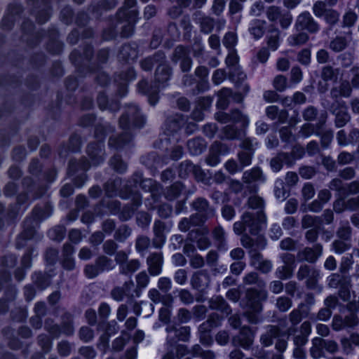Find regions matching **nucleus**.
I'll return each mask as SVG.
<instances>
[{
	"label": "nucleus",
	"mask_w": 359,
	"mask_h": 359,
	"mask_svg": "<svg viewBox=\"0 0 359 359\" xmlns=\"http://www.w3.org/2000/svg\"><path fill=\"white\" fill-rule=\"evenodd\" d=\"M191 354L194 357H201L202 359H215V353L210 350H203L198 344H195L191 349Z\"/></svg>",
	"instance_id": "obj_43"
},
{
	"label": "nucleus",
	"mask_w": 359,
	"mask_h": 359,
	"mask_svg": "<svg viewBox=\"0 0 359 359\" xmlns=\"http://www.w3.org/2000/svg\"><path fill=\"white\" fill-rule=\"evenodd\" d=\"M138 51L135 45L124 44L122 46L118 54V57L121 60L129 62L134 60L137 57Z\"/></svg>",
	"instance_id": "obj_31"
},
{
	"label": "nucleus",
	"mask_w": 359,
	"mask_h": 359,
	"mask_svg": "<svg viewBox=\"0 0 359 359\" xmlns=\"http://www.w3.org/2000/svg\"><path fill=\"white\" fill-rule=\"evenodd\" d=\"M184 123V118L180 114H175L172 116H170L166 120L165 124V132L168 135L174 134L180 130Z\"/></svg>",
	"instance_id": "obj_29"
},
{
	"label": "nucleus",
	"mask_w": 359,
	"mask_h": 359,
	"mask_svg": "<svg viewBox=\"0 0 359 359\" xmlns=\"http://www.w3.org/2000/svg\"><path fill=\"white\" fill-rule=\"evenodd\" d=\"M337 236L344 241H350L352 235V228L348 221H341L336 232Z\"/></svg>",
	"instance_id": "obj_42"
},
{
	"label": "nucleus",
	"mask_w": 359,
	"mask_h": 359,
	"mask_svg": "<svg viewBox=\"0 0 359 359\" xmlns=\"http://www.w3.org/2000/svg\"><path fill=\"white\" fill-rule=\"evenodd\" d=\"M255 335V332L249 326L245 325L240 329L238 334L233 337L232 344L248 350L253 344Z\"/></svg>",
	"instance_id": "obj_10"
},
{
	"label": "nucleus",
	"mask_w": 359,
	"mask_h": 359,
	"mask_svg": "<svg viewBox=\"0 0 359 359\" xmlns=\"http://www.w3.org/2000/svg\"><path fill=\"white\" fill-rule=\"evenodd\" d=\"M131 180L135 186L140 182L142 189L151 193V196L154 202L158 201L162 192V188L156 181L152 179L142 180V175L138 173L134 174Z\"/></svg>",
	"instance_id": "obj_9"
},
{
	"label": "nucleus",
	"mask_w": 359,
	"mask_h": 359,
	"mask_svg": "<svg viewBox=\"0 0 359 359\" xmlns=\"http://www.w3.org/2000/svg\"><path fill=\"white\" fill-rule=\"evenodd\" d=\"M348 41L345 36H338L333 39L329 45V48L334 52H341L348 46Z\"/></svg>",
	"instance_id": "obj_49"
},
{
	"label": "nucleus",
	"mask_w": 359,
	"mask_h": 359,
	"mask_svg": "<svg viewBox=\"0 0 359 359\" xmlns=\"http://www.w3.org/2000/svg\"><path fill=\"white\" fill-rule=\"evenodd\" d=\"M280 259L283 265L276 269L275 274L280 280L289 279L293 276L296 267L295 257L292 254L285 252L280 255Z\"/></svg>",
	"instance_id": "obj_8"
},
{
	"label": "nucleus",
	"mask_w": 359,
	"mask_h": 359,
	"mask_svg": "<svg viewBox=\"0 0 359 359\" xmlns=\"http://www.w3.org/2000/svg\"><path fill=\"white\" fill-rule=\"evenodd\" d=\"M241 219L244 221L246 229L252 235H257L261 231L262 225L266 223V216L262 210H257L255 212H245Z\"/></svg>",
	"instance_id": "obj_5"
},
{
	"label": "nucleus",
	"mask_w": 359,
	"mask_h": 359,
	"mask_svg": "<svg viewBox=\"0 0 359 359\" xmlns=\"http://www.w3.org/2000/svg\"><path fill=\"white\" fill-rule=\"evenodd\" d=\"M61 330L62 334L67 336H71L74 332L73 325V317L69 313H64L61 317Z\"/></svg>",
	"instance_id": "obj_40"
},
{
	"label": "nucleus",
	"mask_w": 359,
	"mask_h": 359,
	"mask_svg": "<svg viewBox=\"0 0 359 359\" xmlns=\"http://www.w3.org/2000/svg\"><path fill=\"white\" fill-rule=\"evenodd\" d=\"M339 13L332 8H329L323 17L324 20L330 26V29H332L339 22Z\"/></svg>",
	"instance_id": "obj_56"
},
{
	"label": "nucleus",
	"mask_w": 359,
	"mask_h": 359,
	"mask_svg": "<svg viewBox=\"0 0 359 359\" xmlns=\"http://www.w3.org/2000/svg\"><path fill=\"white\" fill-rule=\"evenodd\" d=\"M280 328L276 325H268L266 332L260 337V342L264 346H269L273 344V339L279 337Z\"/></svg>",
	"instance_id": "obj_30"
},
{
	"label": "nucleus",
	"mask_w": 359,
	"mask_h": 359,
	"mask_svg": "<svg viewBox=\"0 0 359 359\" xmlns=\"http://www.w3.org/2000/svg\"><path fill=\"white\" fill-rule=\"evenodd\" d=\"M138 12L137 10H133L130 13L123 11L118 12L117 17L118 20H125L126 24L121 27V35L122 37H130L134 32V25L137 20Z\"/></svg>",
	"instance_id": "obj_14"
},
{
	"label": "nucleus",
	"mask_w": 359,
	"mask_h": 359,
	"mask_svg": "<svg viewBox=\"0 0 359 359\" xmlns=\"http://www.w3.org/2000/svg\"><path fill=\"white\" fill-rule=\"evenodd\" d=\"M165 228L164 222L160 220L155 221L153 228L154 237L153 238L152 243L156 248H161L165 243Z\"/></svg>",
	"instance_id": "obj_26"
},
{
	"label": "nucleus",
	"mask_w": 359,
	"mask_h": 359,
	"mask_svg": "<svg viewBox=\"0 0 359 359\" xmlns=\"http://www.w3.org/2000/svg\"><path fill=\"white\" fill-rule=\"evenodd\" d=\"M140 262L138 259L127 261L126 264L121 266L120 273L125 275L133 273L140 269Z\"/></svg>",
	"instance_id": "obj_55"
},
{
	"label": "nucleus",
	"mask_w": 359,
	"mask_h": 359,
	"mask_svg": "<svg viewBox=\"0 0 359 359\" xmlns=\"http://www.w3.org/2000/svg\"><path fill=\"white\" fill-rule=\"evenodd\" d=\"M51 212L52 210L49 205H46L43 208L36 207L33 210L34 219H27L25 220V231L22 235L18 237L16 242V246L18 248H21L23 246V244L20 243L21 240L24 238L29 239L34 235V231L32 226V222L34 221L37 223L38 221L49 217L51 215Z\"/></svg>",
	"instance_id": "obj_4"
},
{
	"label": "nucleus",
	"mask_w": 359,
	"mask_h": 359,
	"mask_svg": "<svg viewBox=\"0 0 359 359\" xmlns=\"http://www.w3.org/2000/svg\"><path fill=\"white\" fill-rule=\"evenodd\" d=\"M224 234V231L221 226L215 227L212 232L213 238L217 243L218 248L226 250L227 248L226 247Z\"/></svg>",
	"instance_id": "obj_59"
},
{
	"label": "nucleus",
	"mask_w": 359,
	"mask_h": 359,
	"mask_svg": "<svg viewBox=\"0 0 359 359\" xmlns=\"http://www.w3.org/2000/svg\"><path fill=\"white\" fill-rule=\"evenodd\" d=\"M189 238L191 241L196 242L197 246L200 250H205L210 245L209 238L198 231H191L189 233Z\"/></svg>",
	"instance_id": "obj_37"
},
{
	"label": "nucleus",
	"mask_w": 359,
	"mask_h": 359,
	"mask_svg": "<svg viewBox=\"0 0 359 359\" xmlns=\"http://www.w3.org/2000/svg\"><path fill=\"white\" fill-rule=\"evenodd\" d=\"M326 116L325 117H322V118L319 121V122L315 126L311 123H305L304 124L300 130L299 134L301 136L304 137H308L313 134L320 135L319 130L321 128L322 126L324 124L325 121Z\"/></svg>",
	"instance_id": "obj_34"
},
{
	"label": "nucleus",
	"mask_w": 359,
	"mask_h": 359,
	"mask_svg": "<svg viewBox=\"0 0 359 359\" xmlns=\"http://www.w3.org/2000/svg\"><path fill=\"white\" fill-rule=\"evenodd\" d=\"M171 75L172 69L167 64L166 60L164 62H160L155 72V81L165 86Z\"/></svg>",
	"instance_id": "obj_22"
},
{
	"label": "nucleus",
	"mask_w": 359,
	"mask_h": 359,
	"mask_svg": "<svg viewBox=\"0 0 359 359\" xmlns=\"http://www.w3.org/2000/svg\"><path fill=\"white\" fill-rule=\"evenodd\" d=\"M232 95V91L230 88H223L218 93V100L217 102V107L219 109H225L227 108L229 104V98Z\"/></svg>",
	"instance_id": "obj_41"
},
{
	"label": "nucleus",
	"mask_w": 359,
	"mask_h": 359,
	"mask_svg": "<svg viewBox=\"0 0 359 359\" xmlns=\"http://www.w3.org/2000/svg\"><path fill=\"white\" fill-rule=\"evenodd\" d=\"M137 286L135 288V293L137 297L140 296V290L147 286L149 282V277L145 271H141L136 276Z\"/></svg>",
	"instance_id": "obj_47"
},
{
	"label": "nucleus",
	"mask_w": 359,
	"mask_h": 359,
	"mask_svg": "<svg viewBox=\"0 0 359 359\" xmlns=\"http://www.w3.org/2000/svg\"><path fill=\"white\" fill-rule=\"evenodd\" d=\"M323 248L320 243H316L313 247H305L297 252V260L311 264L316 263L323 255Z\"/></svg>",
	"instance_id": "obj_12"
},
{
	"label": "nucleus",
	"mask_w": 359,
	"mask_h": 359,
	"mask_svg": "<svg viewBox=\"0 0 359 359\" xmlns=\"http://www.w3.org/2000/svg\"><path fill=\"white\" fill-rule=\"evenodd\" d=\"M165 55L162 51L155 53L152 56L148 57L140 62L141 67L144 71H151L154 64L157 66L160 62L165 61Z\"/></svg>",
	"instance_id": "obj_28"
},
{
	"label": "nucleus",
	"mask_w": 359,
	"mask_h": 359,
	"mask_svg": "<svg viewBox=\"0 0 359 359\" xmlns=\"http://www.w3.org/2000/svg\"><path fill=\"white\" fill-rule=\"evenodd\" d=\"M74 248L69 243H65L62 248V265L66 270L72 271L75 268V261L73 257Z\"/></svg>",
	"instance_id": "obj_23"
},
{
	"label": "nucleus",
	"mask_w": 359,
	"mask_h": 359,
	"mask_svg": "<svg viewBox=\"0 0 359 359\" xmlns=\"http://www.w3.org/2000/svg\"><path fill=\"white\" fill-rule=\"evenodd\" d=\"M292 306V301L287 297H280L276 299V306L281 312L288 311Z\"/></svg>",
	"instance_id": "obj_64"
},
{
	"label": "nucleus",
	"mask_w": 359,
	"mask_h": 359,
	"mask_svg": "<svg viewBox=\"0 0 359 359\" xmlns=\"http://www.w3.org/2000/svg\"><path fill=\"white\" fill-rule=\"evenodd\" d=\"M189 56V50L182 46H177L172 53L171 60L174 63L182 62L187 59Z\"/></svg>",
	"instance_id": "obj_45"
},
{
	"label": "nucleus",
	"mask_w": 359,
	"mask_h": 359,
	"mask_svg": "<svg viewBox=\"0 0 359 359\" xmlns=\"http://www.w3.org/2000/svg\"><path fill=\"white\" fill-rule=\"evenodd\" d=\"M209 307L228 316L231 313V309L222 296H214L208 301Z\"/></svg>",
	"instance_id": "obj_25"
},
{
	"label": "nucleus",
	"mask_w": 359,
	"mask_h": 359,
	"mask_svg": "<svg viewBox=\"0 0 359 359\" xmlns=\"http://www.w3.org/2000/svg\"><path fill=\"white\" fill-rule=\"evenodd\" d=\"M323 339L316 337L312 339V346L310 348V355L313 359H318L323 355Z\"/></svg>",
	"instance_id": "obj_44"
},
{
	"label": "nucleus",
	"mask_w": 359,
	"mask_h": 359,
	"mask_svg": "<svg viewBox=\"0 0 359 359\" xmlns=\"http://www.w3.org/2000/svg\"><path fill=\"white\" fill-rule=\"evenodd\" d=\"M266 22L264 20H256L249 31L255 39L261 38L265 32Z\"/></svg>",
	"instance_id": "obj_54"
},
{
	"label": "nucleus",
	"mask_w": 359,
	"mask_h": 359,
	"mask_svg": "<svg viewBox=\"0 0 359 359\" xmlns=\"http://www.w3.org/2000/svg\"><path fill=\"white\" fill-rule=\"evenodd\" d=\"M163 263V257L161 252L151 253L147 259L149 274L154 276L159 275L162 271Z\"/></svg>",
	"instance_id": "obj_18"
},
{
	"label": "nucleus",
	"mask_w": 359,
	"mask_h": 359,
	"mask_svg": "<svg viewBox=\"0 0 359 359\" xmlns=\"http://www.w3.org/2000/svg\"><path fill=\"white\" fill-rule=\"evenodd\" d=\"M243 282L246 285H255L261 290L266 287V282L259 277L257 273L254 271L245 274L243 278Z\"/></svg>",
	"instance_id": "obj_38"
},
{
	"label": "nucleus",
	"mask_w": 359,
	"mask_h": 359,
	"mask_svg": "<svg viewBox=\"0 0 359 359\" xmlns=\"http://www.w3.org/2000/svg\"><path fill=\"white\" fill-rule=\"evenodd\" d=\"M183 189V185L180 182H175L168 187L164 192L165 198L172 201L177 198Z\"/></svg>",
	"instance_id": "obj_48"
},
{
	"label": "nucleus",
	"mask_w": 359,
	"mask_h": 359,
	"mask_svg": "<svg viewBox=\"0 0 359 359\" xmlns=\"http://www.w3.org/2000/svg\"><path fill=\"white\" fill-rule=\"evenodd\" d=\"M243 182L246 184L265 182V176L261 168L255 167L243 172Z\"/></svg>",
	"instance_id": "obj_27"
},
{
	"label": "nucleus",
	"mask_w": 359,
	"mask_h": 359,
	"mask_svg": "<svg viewBox=\"0 0 359 359\" xmlns=\"http://www.w3.org/2000/svg\"><path fill=\"white\" fill-rule=\"evenodd\" d=\"M309 39L306 32H299L292 34L288 38V43L292 46H299L306 43Z\"/></svg>",
	"instance_id": "obj_53"
},
{
	"label": "nucleus",
	"mask_w": 359,
	"mask_h": 359,
	"mask_svg": "<svg viewBox=\"0 0 359 359\" xmlns=\"http://www.w3.org/2000/svg\"><path fill=\"white\" fill-rule=\"evenodd\" d=\"M241 241L245 248L250 250L249 253L251 257V264L255 267L264 259L258 250H262L266 245L265 238L259 236L254 239L248 234H244L242 236Z\"/></svg>",
	"instance_id": "obj_3"
},
{
	"label": "nucleus",
	"mask_w": 359,
	"mask_h": 359,
	"mask_svg": "<svg viewBox=\"0 0 359 359\" xmlns=\"http://www.w3.org/2000/svg\"><path fill=\"white\" fill-rule=\"evenodd\" d=\"M111 167L118 173H123L127 170V164L118 155H114L109 161Z\"/></svg>",
	"instance_id": "obj_58"
},
{
	"label": "nucleus",
	"mask_w": 359,
	"mask_h": 359,
	"mask_svg": "<svg viewBox=\"0 0 359 359\" xmlns=\"http://www.w3.org/2000/svg\"><path fill=\"white\" fill-rule=\"evenodd\" d=\"M158 88L156 86H149L148 83L144 80L140 81L137 84L138 92L147 95L149 102L152 105H154L158 101Z\"/></svg>",
	"instance_id": "obj_24"
},
{
	"label": "nucleus",
	"mask_w": 359,
	"mask_h": 359,
	"mask_svg": "<svg viewBox=\"0 0 359 359\" xmlns=\"http://www.w3.org/2000/svg\"><path fill=\"white\" fill-rule=\"evenodd\" d=\"M131 182L129 181L124 185H122L123 181L121 178L117 177L114 180H109L104 184V190L106 194L109 196H112L118 191L119 196L122 198H128L130 194L135 192L132 189Z\"/></svg>",
	"instance_id": "obj_6"
},
{
	"label": "nucleus",
	"mask_w": 359,
	"mask_h": 359,
	"mask_svg": "<svg viewBox=\"0 0 359 359\" xmlns=\"http://www.w3.org/2000/svg\"><path fill=\"white\" fill-rule=\"evenodd\" d=\"M338 74V69H334L332 66L327 65L322 69L321 78L325 81L337 80Z\"/></svg>",
	"instance_id": "obj_60"
},
{
	"label": "nucleus",
	"mask_w": 359,
	"mask_h": 359,
	"mask_svg": "<svg viewBox=\"0 0 359 359\" xmlns=\"http://www.w3.org/2000/svg\"><path fill=\"white\" fill-rule=\"evenodd\" d=\"M150 243L149 238L146 236H140L135 241V249L140 254L144 255L150 246Z\"/></svg>",
	"instance_id": "obj_57"
},
{
	"label": "nucleus",
	"mask_w": 359,
	"mask_h": 359,
	"mask_svg": "<svg viewBox=\"0 0 359 359\" xmlns=\"http://www.w3.org/2000/svg\"><path fill=\"white\" fill-rule=\"evenodd\" d=\"M168 343L175 344L177 340L187 341L190 336V327L184 326L177 328L175 325H168L165 329Z\"/></svg>",
	"instance_id": "obj_16"
},
{
	"label": "nucleus",
	"mask_w": 359,
	"mask_h": 359,
	"mask_svg": "<svg viewBox=\"0 0 359 359\" xmlns=\"http://www.w3.org/2000/svg\"><path fill=\"white\" fill-rule=\"evenodd\" d=\"M112 131V128L108 126H97L95 130V137L98 142L90 143L87 147V154L90 159L93 165H98L104 161L105 153L102 140L107 132Z\"/></svg>",
	"instance_id": "obj_2"
},
{
	"label": "nucleus",
	"mask_w": 359,
	"mask_h": 359,
	"mask_svg": "<svg viewBox=\"0 0 359 359\" xmlns=\"http://www.w3.org/2000/svg\"><path fill=\"white\" fill-rule=\"evenodd\" d=\"M320 278V271L312 267L306 277V285L309 289L314 290L318 287V282Z\"/></svg>",
	"instance_id": "obj_50"
},
{
	"label": "nucleus",
	"mask_w": 359,
	"mask_h": 359,
	"mask_svg": "<svg viewBox=\"0 0 359 359\" xmlns=\"http://www.w3.org/2000/svg\"><path fill=\"white\" fill-rule=\"evenodd\" d=\"M95 263L96 264L100 273L104 270H111L113 268L111 259L104 255L98 257L95 259Z\"/></svg>",
	"instance_id": "obj_63"
},
{
	"label": "nucleus",
	"mask_w": 359,
	"mask_h": 359,
	"mask_svg": "<svg viewBox=\"0 0 359 359\" xmlns=\"http://www.w3.org/2000/svg\"><path fill=\"white\" fill-rule=\"evenodd\" d=\"M132 233V229L126 224L121 225L114 233V239L118 242L123 243L128 238Z\"/></svg>",
	"instance_id": "obj_52"
},
{
	"label": "nucleus",
	"mask_w": 359,
	"mask_h": 359,
	"mask_svg": "<svg viewBox=\"0 0 359 359\" xmlns=\"http://www.w3.org/2000/svg\"><path fill=\"white\" fill-rule=\"evenodd\" d=\"M193 208L198 212L195 215L196 218L200 217L198 222H203L208 217L213 215V210L209 206L207 200L198 198L193 203Z\"/></svg>",
	"instance_id": "obj_17"
},
{
	"label": "nucleus",
	"mask_w": 359,
	"mask_h": 359,
	"mask_svg": "<svg viewBox=\"0 0 359 359\" xmlns=\"http://www.w3.org/2000/svg\"><path fill=\"white\" fill-rule=\"evenodd\" d=\"M132 198V205H126L120 212L119 219L122 221L128 220L133 216L134 212L142 204V197L140 194L135 191L130 194Z\"/></svg>",
	"instance_id": "obj_20"
},
{
	"label": "nucleus",
	"mask_w": 359,
	"mask_h": 359,
	"mask_svg": "<svg viewBox=\"0 0 359 359\" xmlns=\"http://www.w3.org/2000/svg\"><path fill=\"white\" fill-rule=\"evenodd\" d=\"M144 123L145 119L137 106L128 104L119 120V126L125 131L120 136L110 137L109 146L116 149H121L132 140V135L129 132L130 126L141 128Z\"/></svg>",
	"instance_id": "obj_1"
},
{
	"label": "nucleus",
	"mask_w": 359,
	"mask_h": 359,
	"mask_svg": "<svg viewBox=\"0 0 359 359\" xmlns=\"http://www.w3.org/2000/svg\"><path fill=\"white\" fill-rule=\"evenodd\" d=\"M90 166V163L86 158H82L79 162L71 160L69 163L68 172L69 175H73L79 170H87Z\"/></svg>",
	"instance_id": "obj_46"
},
{
	"label": "nucleus",
	"mask_w": 359,
	"mask_h": 359,
	"mask_svg": "<svg viewBox=\"0 0 359 359\" xmlns=\"http://www.w3.org/2000/svg\"><path fill=\"white\" fill-rule=\"evenodd\" d=\"M245 130L243 128L238 129L234 125H227L222 130V138L226 140L239 139L245 135Z\"/></svg>",
	"instance_id": "obj_33"
},
{
	"label": "nucleus",
	"mask_w": 359,
	"mask_h": 359,
	"mask_svg": "<svg viewBox=\"0 0 359 359\" xmlns=\"http://www.w3.org/2000/svg\"><path fill=\"white\" fill-rule=\"evenodd\" d=\"M334 105L335 104H333L332 108L333 114H335V125L337 128H341L350 121L351 116L345 109L341 107L339 109H337L334 108Z\"/></svg>",
	"instance_id": "obj_36"
},
{
	"label": "nucleus",
	"mask_w": 359,
	"mask_h": 359,
	"mask_svg": "<svg viewBox=\"0 0 359 359\" xmlns=\"http://www.w3.org/2000/svg\"><path fill=\"white\" fill-rule=\"evenodd\" d=\"M268 294L264 290H257L250 288L245 292V306L247 309H254L255 311L262 312L263 309L262 302L267 299Z\"/></svg>",
	"instance_id": "obj_7"
},
{
	"label": "nucleus",
	"mask_w": 359,
	"mask_h": 359,
	"mask_svg": "<svg viewBox=\"0 0 359 359\" xmlns=\"http://www.w3.org/2000/svg\"><path fill=\"white\" fill-rule=\"evenodd\" d=\"M280 32L277 29H273L269 32L267 36L268 46L272 50H275L279 46Z\"/></svg>",
	"instance_id": "obj_61"
},
{
	"label": "nucleus",
	"mask_w": 359,
	"mask_h": 359,
	"mask_svg": "<svg viewBox=\"0 0 359 359\" xmlns=\"http://www.w3.org/2000/svg\"><path fill=\"white\" fill-rule=\"evenodd\" d=\"M351 278L338 273H332L327 278V285L329 287L337 289L350 281Z\"/></svg>",
	"instance_id": "obj_35"
},
{
	"label": "nucleus",
	"mask_w": 359,
	"mask_h": 359,
	"mask_svg": "<svg viewBox=\"0 0 359 359\" xmlns=\"http://www.w3.org/2000/svg\"><path fill=\"white\" fill-rule=\"evenodd\" d=\"M195 21L200 27V31L205 34H210L215 27V19L202 14L201 12L194 13Z\"/></svg>",
	"instance_id": "obj_21"
},
{
	"label": "nucleus",
	"mask_w": 359,
	"mask_h": 359,
	"mask_svg": "<svg viewBox=\"0 0 359 359\" xmlns=\"http://www.w3.org/2000/svg\"><path fill=\"white\" fill-rule=\"evenodd\" d=\"M352 89L348 81H344L339 86L333 87L331 89L330 95L332 98H338L339 97H348L351 96Z\"/></svg>",
	"instance_id": "obj_32"
},
{
	"label": "nucleus",
	"mask_w": 359,
	"mask_h": 359,
	"mask_svg": "<svg viewBox=\"0 0 359 359\" xmlns=\"http://www.w3.org/2000/svg\"><path fill=\"white\" fill-rule=\"evenodd\" d=\"M359 323L355 313H351L344 318L340 315L334 316L332 321V327L335 331H340L348 328H354Z\"/></svg>",
	"instance_id": "obj_13"
},
{
	"label": "nucleus",
	"mask_w": 359,
	"mask_h": 359,
	"mask_svg": "<svg viewBox=\"0 0 359 359\" xmlns=\"http://www.w3.org/2000/svg\"><path fill=\"white\" fill-rule=\"evenodd\" d=\"M294 26L297 30H306L311 34L317 33L320 29V25L308 11L297 16Z\"/></svg>",
	"instance_id": "obj_11"
},
{
	"label": "nucleus",
	"mask_w": 359,
	"mask_h": 359,
	"mask_svg": "<svg viewBox=\"0 0 359 359\" xmlns=\"http://www.w3.org/2000/svg\"><path fill=\"white\" fill-rule=\"evenodd\" d=\"M348 241L340 238L337 239L332 242V249L337 254H342L351 248V244Z\"/></svg>",
	"instance_id": "obj_62"
},
{
	"label": "nucleus",
	"mask_w": 359,
	"mask_h": 359,
	"mask_svg": "<svg viewBox=\"0 0 359 359\" xmlns=\"http://www.w3.org/2000/svg\"><path fill=\"white\" fill-rule=\"evenodd\" d=\"M210 277L206 270L195 272L191 278V285L194 289L203 290L209 286Z\"/></svg>",
	"instance_id": "obj_19"
},
{
	"label": "nucleus",
	"mask_w": 359,
	"mask_h": 359,
	"mask_svg": "<svg viewBox=\"0 0 359 359\" xmlns=\"http://www.w3.org/2000/svg\"><path fill=\"white\" fill-rule=\"evenodd\" d=\"M187 147L191 154L198 155L205 150L206 144L202 138L196 137L187 142Z\"/></svg>",
	"instance_id": "obj_39"
},
{
	"label": "nucleus",
	"mask_w": 359,
	"mask_h": 359,
	"mask_svg": "<svg viewBox=\"0 0 359 359\" xmlns=\"http://www.w3.org/2000/svg\"><path fill=\"white\" fill-rule=\"evenodd\" d=\"M231 121L233 123H241V127L245 129L249 124V119L248 116L243 114L238 109H233L230 111Z\"/></svg>",
	"instance_id": "obj_51"
},
{
	"label": "nucleus",
	"mask_w": 359,
	"mask_h": 359,
	"mask_svg": "<svg viewBox=\"0 0 359 359\" xmlns=\"http://www.w3.org/2000/svg\"><path fill=\"white\" fill-rule=\"evenodd\" d=\"M229 151V147L224 143L215 141L210 148L209 154L206 158V163L210 166H215L219 161V155H224Z\"/></svg>",
	"instance_id": "obj_15"
}]
</instances>
